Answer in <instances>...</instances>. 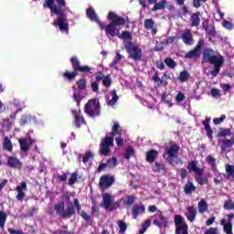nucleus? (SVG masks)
<instances>
[{
    "mask_svg": "<svg viewBox=\"0 0 234 234\" xmlns=\"http://www.w3.org/2000/svg\"><path fill=\"white\" fill-rule=\"evenodd\" d=\"M67 178H69V176L67 174H62V175H58L57 176V180L58 182H67Z\"/></svg>",
    "mask_w": 234,
    "mask_h": 234,
    "instance_id": "64",
    "label": "nucleus"
},
{
    "mask_svg": "<svg viewBox=\"0 0 234 234\" xmlns=\"http://www.w3.org/2000/svg\"><path fill=\"white\" fill-rule=\"evenodd\" d=\"M53 25L54 27H58L60 32L69 34V23H67V18H65V16L58 17Z\"/></svg>",
    "mask_w": 234,
    "mask_h": 234,
    "instance_id": "15",
    "label": "nucleus"
},
{
    "mask_svg": "<svg viewBox=\"0 0 234 234\" xmlns=\"http://www.w3.org/2000/svg\"><path fill=\"white\" fill-rule=\"evenodd\" d=\"M102 205L109 211H114L120 207V203L112 201V196L109 193H105L102 196Z\"/></svg>",
    "mask_w": 234,
    "mask_h": 234,
    "instance_id": "11",
    "label": "nucleus"
},
{
    "mask_svg": "<svg viewBox=\"0 0 234 234\" xmlns=\"http://www.w3.org/2000/svg\"><path fill=\"white\" fill-rule=\"evenodd\" d=\"M70 63L72 65L73 71L66 70L64 73H62V78H64V80L67 81H74L80 72L83 74L91 73L90 70H92V69H90L89 65L81 66V62L78 57H72L70 58Z\"/></svg>",
    "mask_w": 234,
    "mask_h": 234,
    "instance_id": "3",
    "label": "nucleus"
},
{
    "mask_svg": "<svg viewBox=\"0 0 234 234\" xmlns=\"http://www.w3.org/2000/svg\"><path fill=\"white\" fill-rule=\"evenodd\" d=\"M122 59H123V56L120 53H116V56L112 60V64L110 65V67L115 69V70H118V64L120 63V61H122Z\"/></svg>",
    "mask_w": 234,
    "mask_h": 234,
    "instance_id": "45",
    "label": "nucleus"
},
{
    "mask_svg": "<svg viewBox=\"0 0 234 234\" xmlns=\"http://www.w3.org/2000/svg\"><path fill=\"white\" fill-rule=\"evenodd\" d=\"M224 209H234V202L231 199H228L225 201L224 205H223Z\"/></svg>",
    "mask_w": 234,
    "mask_h": 234,
    "instance_id": "59",
    "label": "nucleus"
},
{
    "mask_svg": "<svg viewBox=\"0 0 234 234\" xmlns=\"http://www.w3.org/2000/svg\"><path fill=\"white\" fill-rule=\"evenodd\" d=\"M189 71L188 70H183L180 72L178 80L179 81H181V83H186V81H187V80H189Z\"/></svg>",
    "mask_w": 234,
    "mask_h": 234,
    "instance_id": "51",
    "label": "nucleus"
},
{
    "mask_svg": "<svg viewBox=\"0 0 234 234\" xmlns=\"http://www.w3.org/2000/svg\"><path fill=\"white\" fill-rule=\"evenodd\" d=\"M226 58L218 51L207 48L203 50L202 63H208L213 65L214 69L210 71L212 78H217L220 73V69L224 67Z\"/></svg>",
    "mask_w": 234,
    "mask_h": 234,
    "instance_id": "1",
    "label": "nucleus"
},
{
    "mask_svg": "<svg viewBox=\"0 0 234 234\" xmlns=\"http://www.w3.org/2000/svg\"><path fill=\"white\" fill-rule=\"evenodd\" d=\"M165 63L168 69H176V66L178 65L176 61L171 58H165Z\"/></svg>",
    "mask_w": 234,
    "mask_h": 234,
    "instance_id": "53",
    "label": "nucleus"
},
{
    "mask_svg": "<svg viewBox=\"0 0 234 234\" xmlns=\"http://www.w3.org/2000/svg\"><path fill=\"white\" fill-rule=\"evenodd\" d=\"M231 129L229 128H220L219 131L218 132V137L226 138V136H231Z\"/></svg>",
    "mask_w": 234,
    "mask_h": 234,
    "instance_id": "48",
    "label": "nucleus"
},
{
    "mask_svg": "<svg viewBox=\"0 0 234 234\" xmlns=\"http://www.w3.org/2000/svg\"><path fill=\"white\" fill-rule=\"evenodd\" d=\"M204 175V170H201L200 174H196V182L199 184V186H204L205 184H208L209 179L207 176H202Z\"/></svg>",
    "mask_w": 234,
    "mask_h": 234,
    "instance_id": "36",
    "label": "nucleus"
},
{
    "mask_svg": "<svg viewBox=\"0 0 234 234\" xmlns=\"http://www.w3.org/2000/svg\"><path fill=\"white\" fill-rule=\"evenodd\" d=\"M174 222L176 226V234H189V227L187 226V223H186L184 217L176 215L174 217Z\"/></svg>",
    "mask_w": 234,
    "mask_h": 234,
    "instance_id": "9",
    "label": "nucleus"
},
{
    "mask_svg": "<svg viewBox=\"0 0 234 234\" xmlns=\"http://www.w3.org/2000/svg\"><path fill=\"white\" fill-rule=\"evenodd\" d=\"M74 118V124L77 129H80L81 125H87V121H85V117L81 114V110H72L71 111Z\"/></svg>",
    "mask_w": 234,
    "mask_h": 234,
    "instance_id": "12",
    "label": "nucleus"
},
{
    "mask_svg": "<svg viewBox=\"0 0 234 234\" xmlns=\"http://www.w3.org/2000/svg\"><path fill=\"white\" fill-rule=\"evenodd\" d=\"M120 39H128L129 41H133V35L129 31H122L120 34V30L117 31V35H115Z\"/></svg>",
    "mask_w": 234,
    "mask_h": 234,
    "instance_id": "43",
    "label": "nucleus"
},
{
    "mask_svg": "<svg viewBox=\"0 0 234 234\" xmlns=\"http://www.w3.org/2000/svg\"><path fill=\"white\" fill-rule=\"evenodd\" d=\"M102 85L106 88L109 89L111 85H112V79H111V75H106L104 79L102 80Z\"/></svg>",
    "mask_w": 234,
    "mask_h": 234,
    "instance_id": "58",
    "label": "nucleus"
},
{
    "mask_svg": "<svg viewBox=\"0 0 234 234\" xmlns=\"http://www.w3.org/2000/svg\"><path fill=\"white\" fill-rule=\"evenodd\" d=\"M156 156H158V151L154 149H151L146 153V162L148 164H154V160H156Z\"/></svg>",
    "mask_w": 234,
    "mask_h": 234,
    "instance_id": "29",
    "label": "nucleus"
},
{
    "mask_svg": "<svg viewBox=\"0 0 234 234\" xmlns=\"http://www.w3.org/2000/svg\"><path fill=\"white\" fill-rule=\"evenodd\" d=\"M7 165L11 169H21L23 163L16 156H9L7 158Z\"/></svg>",
    "mask_w": 234,
    "mask_h": 234,
    "instance_id": "21",
    "label": "nucleus"
},
{
    "mask_svg": "<svg viewBox=\"0 0 234 234\" xmlns=\"http://www.w3.org/2000/svg\"><path fill=\"white\" fill-rule=\"evenodd\" d=\"M231 145H234V136L231 139H225L221 144V151H228L231 147Z\"/></svg>",
    "mask_w": 234,
    "mask_h": 234,
    "instance_id": "40",
    "label": "nucleus"
},
{
    "mask_svg": "<svg viewBox=\"0 0 234 234\" xmlns=\"http://www.w3.org/2000/svg\"><path fill=\"white\" fill-rule=\"evenodd\" d=\"M209 123H211V118L207 117L206 120L203 121V126L207 133V138L213 140V129H211Z\"/></svg>",
    "mask_w": 234,
    "mask_h": 234,
    "instance_id": "26",
    "label": "nucleus"
},
{
    "mask_svg": "<svg viewBox=\"0 0 234 234\" xmlns=\"http://www.w3.org/2000/svg\"><path fill=\"white\" fill-rule=\"evenodd\" d=\"M220 225L223 226V231L226 234H233V224L231 222H226V218L221 219Z\"/></svg>",
    "mask_w": 234,
    "mask_h": 234,
    "instance_id": "31",
    "label": "nucleus"
},
{
    "mask_svg": "<svg viewBox=\"0 0 234 234\" xmlns=\"http://www.w3.org/2000/svg\"><path fill=\"white\" fill-rule=\"evenodd\" d=\"M79 176H80V174L78 173V171L72 173L70 177L68 180L69 186H74V184H76V182H78Z\"/></svg>",
    "mask_w": 234,
    "mask_h": 234,
    "instance_id": "55",
    "label": "nucleus"
},
{
    "mask_svg": "<svg viewBox=\"0 0 234 234\" xmlns=\"http://www.w3.org/2000/svg\"><path fill=\"white\" fill-rule=\"evenodd\" d=\"M99 184L102 189H107L114 184V177L107 175L102 176Z\"/></svg>",
    "mask_w": 234,
    "mask_h": 234,
    "instance_id": "17",
    "label": "nucleus"
},
{
    "mask_svg": "<svg viewBox=\"0 0 234 234\" xmlns=\"http://www.w3.org/2000/svg\"><path fill=\"white\" fill-rule=\"evenodd\" d=\"M73 206L76 207L79 215L81 216L83 220H86V222H88V220H90V216H89V214H87L84 210H81V205H80V200H78V198H75L73 200Z\"/></svg>",
    "mask_w": 234,
    "mask_h": 234,
    "instance_id": "22",
    "label": "nucleus"
},
{
    "mask_svg": "<svg viewBox=\"0 0 234 234\" xmlns=\"http://www.w3.org/2000/svg\"><path fill=\"white\" fill-rule=\"evenodd\" d=\"M54 209L56 215L59 217V218H70L73 215H76V209L74 208V205L70 204L68 206L67 209H65V202H58L54 205Z\"/></svg>",
    "mask_w": 234,
    "mask_h": 234,
    "instance_id": "4",
    "label": "nucleus"
},
{
    "mask_svg": "<svg viewBox=\"0 0 234 234\" xmlns=\"http://www.w3.org/2000/svg\"><path fill=\"white\" fill-rule=\"evenodd\" d=\"M3 148L5 151H8V153H12V151L14 150V145L12 144V141L10 140V138L8 137L4 138Z\"/></svg>",
    "mask_w": 234,
    "mask_h": 234,
    "instance_id": "39",
    "label": "nucleus"
},
{
    "mask_svg": "<svg viewBox=\"0 0 234 234\" xmlns=\"http://www.w3.org/2000/svg\"><path fill=\"white\" fill-rule=\"evenodd\" d=\"M122 133L123 130H122V126H120V123L118 122H114L113 126L112 127L111 136H109V138H112L114 140V136H122Z\"/></svg>",
    "mask_w": 234,
    "mask_h": 234,
    "instance_id": "27",
    "label": "nucleus"
},
{
    "mask_svg": "<svg viewBox=\"0 0 234 234\" xmlns=\"http://www.w3.org/2000/svg\"><path fill=\"white\" fill-rule=\"evenodd\" d=\"M145 213V205H133L132 208V215L133 218H136L139 215H144Z\"/></svg>",
    "mask_w": 234,
    "mask_h": 234,
    "instance_id": "24",
    "label": "nucleus"
},
{
    "mask_svg": "<svg viewBox=\"0 0 234 234\" xmlns=\"http://www.w3.org/2000/svg\"><path fill=\"white\" fill-rule=\"evenodd\" d=\"M32 123V115L30 114H24L21 116L20 119V125L25 127V125H30Z\"/></svg>",
    "mask_w": 234,
    "mask_h": 234,
    "instance_id": "41",
    "label": "nucleus"
},
{
    "mask_svg": "<svg viewBox=\"0 0 234 234\" xmlns=\"http://www.w3.org/2000/svg\"><path fill=\"white\" fill-rule=\"evenodd\" d=\"M86 16L90 19V21H95V23H100V19L98 18V16L96 15V11L90 7L86 10Z\"/></svg>",
    "mask_w": 234,
    "mask_h": 234,
    "instance_id": "34",
    "label": "nucleus"
},
{
    "mask_svg": "<svg viewBox=\"0 0 234 234\" xmlns=\"http://www.w3.org/2000/svg\"><path fill=\"white\" fill-rule=\"evenodd\" d=\"M77 89L80 90H87V79L80 78L76 81Z\"/></svg>",
    "mask_w": 234,
    "mask_h": 234,
    "instance_id": "46",
    "label": "nucleus"
},
{
    "mask_svg": "<svg viewBox=\"0 0 234 234\" xmlns=\"http://www.w3.org/2000/svg\"><path fill=\"white\" fill-rule=\"evenodd\" d=\"M81 158H82L83 164H87L89 163V160H90V158H94V154H92V153L89 151V152H86L84 155L79 154L80 162H81Z\"/></svg>",
    "mask_w": 234,
    "mask_h": 234,
    "instance_id": "47",
    "label": "nucleus"
},
{
    "mask_svg": "<svg viewBox=\"0 0 234 234\" xmlns=\"http://www.w3.org/2000/svg\"><path fill=\"white\" fill-rule=\"evenodd\" d=\"M165 3H166L165 0H161L158 3H155L152 9V12H156L158 10H164V8H165Z\"/></svg>",
    "mask_w": 234,
    "mask_h": 234,
    "instance_id": "52",
    "label": "nucleus"
},
{
    "mask_svg": "<svg viewBox=\"0 0 234 234\" xmlns=\"http://www.w3.org/2000/svg\"><path fill=\"white\" fill-rule=\"evenodd\" d=\"M179 151L180 146L176 143L165 148V160L170 165H175V158H176V154H178Z\"/></svg>",
    "mask_w": 234,
    "mask_h": 234,
    "instance_id": "7",
    "label": "nucleus"
},
{
    "mask_svg": "<svg viewBox=\"0 0 234 234\" xmlns=\"http://www.w3.org/2000/svg\"><path fill=\"white\" fill-rule=\"evenodd\" d=\"M117 224L119 226V233L123 234L127 231V223L123 220H118Z\"/></svg>",
    "mask_w": 234,
    "mask_h": 234,
    "instance_id": "56",
    "label": "nucleus"
},
{
    "mask_svg": "<svg viewBox=\"0 0 234 234\" xmlns=\"http://www.w3.org/2000/svg\"><path fill=\"white\" fill-rule=\"evenodd\" d=\"M202 27L204 28L207 36H209V37H215L217 34V32L215 31V25L211 24L209 26V20H204L202 22Z\"/></svg>",
    "mask_w": 234,
    "mask_h": 234,
    "instance_id": "20",
    "label": "nucleus"
},
{
    "mask_svg": "<svg viewBox=\"0 0 234 234\" xmlns=\"http://www.w3.org/2000/svg\"><path fill=\"white\" fill-rule=\"evenodd\" d=\"M181 39L183 43L186 45V47H191V45L195 43V39L193 38V34L189 29H186L183 31L181 35Z\"/></svg>",
    "mask_w": 234,
    "mask_h": 234,
    "instance_id": "16",
    "label": "nucleus"
},
{
    "mask_svg": "<svg viewBox=\"0 0 234 234\" xmlns=\"http://www.w3.org/2000/svg\"><path fill=\"white\" fill-rule=\"evenodd\" d=\"M186 217L189 222H195L197 218V208L195 207H188Z\"/></svg>",
    "mask_w": 234,
    "mask_h": 234,
    "instance_id": "30",
    "label": "nucleus"
},
{
    "mask_svg": "<svg viewBox=\"0 0 234 234\" xmlns=\"http://www.w3.org/2000/svg\"><path fill=\"white\" fill-rule=\"evenodd\" d=\"M149 226H151V219H146L143 224H142V228L139 230L140 234H144L145 233V231H147V229H149Z\"/></svg>",
    "mask_w": 234,
    "mask_h": 234,
    "instance_id": "57",
    "label": "nucleus"
},
{
    "mask_svg": "<svg viewBox=\"0 0 234 234\" xmlns=\"http://www.w3.org/2000/svg\"><path fill=\"white\" fill-rule=\"evenodd\" d=\"M107 19L112 21V23L105 27V34L112 37L118 35V30L120 29H118L117 27H125V25H129V16H120L112 11L109 12Z\"/></svg>",
    "mask_w": 234,
    "mask_h": 234,
    "instance_id": "2",
    "label": "nucleus"
},
{
    "mask_svg": "<svg viewBox=\"0 0 234 234\" xmlns=\"http://www.w3.org/2000/svg\"><path fill=\"white\" fill-rule=\"evenodd\" d=\"M157 216L159 219L154 220V225L162 229V228H167L169 222L167 221V218L164 216V212L162 210L157 211Z\"/></svg>",
    "mask_w": 234,
    "mask_h": 234,
    "instance_id": "14",
    "label": "nucleus"
},
{
    "mask_svg": "<svg viewBox=\"0 0 234 234\" xmlns=\"http://www.w3.org/2000/svg\"><path fill=\"white\" fill-rule=\"evenodd\" d=\"M137 197L135 196H126V199L123 200V204L126 207V209L131 208V206L133 205L134 202H136Z\"/></svg>",
    "mask_w": 234,
    "mask_h": 234,
    "instance_id": "42",
    "label": "nucleus"
},
{
    "mask_svg": "<svg viewBox=\"0 0 234 234\" xmlns=\"http://www.w3.org/2000/svg\"><path fill=\"white\" fill-rule=\"evenodd\" d=\"M210 94H211L212 98H216V99L220 98L222 96L220 90H218L217 88L211 89Z\"/></svg>",
    "mask_w": 234,
    "mask_h": 234,
    "instance_id": "60",
    "label": "nucleus"
},
{
    "mask_svg": "<svg viewBox=\"0 0 234 234\" xmlns=\"http://www.w3.org/2000/svg\"><path fill=\"white\" fill-rule=\"evenodd\" d=\"M224 120H226V114H222L219 118H214L213 123L214 125H220Z\"/></svg>",
    "mask_w": 234,
    "mask_h": 234,
    "instance_id": "63",
    "label": "nucleus"
},
{
    "mask_svg": "<svg viewBox=\"0 0 234 234\" xmlns=\"http://www.w3.org/2000/svg\"><path fill=\"white\" fill-rule=\"evenodd\" d=\"M144 28L145 30H150L152 36H156L158 29L156 28V25L153 18H146L144 19Z\"/></svg>",
    "mask_w": 234,
    "mask_h": 234,
    "instance_id": "19",
    "label": "nucleus"
},
{
    "mask_svg": "<svg viewBox=\"0 0 234 234\" xmlns=\"http://www.w3.org/2000/svg\"><path fill=\"white\" fill-rule=\"evenodd\" d=\"M124 48L130 59H133V61H142V58L144 57L142 54V48H140L138 45L134 44V42H127L124 45Z\"/></svg>",
    "mask_w": 234,
    "mask_h": 234,
    "instance_id": "6",
    "label": "nucleus"
},
{
    "mask_svg": "<svg viewBox=\"0 0 234 234\" xmlns=\"http://www.w3.org/2000/svg\"><path fill=\"white\" fill-rule=\"evenodd\" d=\"M107 167H110V169H114L116 165H118V158L116 157H112L107 160L106 162Z\"/></svg>",
    "mask_w": 234,
    "mask_h": 234,
    "instance_id": "54",
    "label": "nucleus"
},
{
    "mask_svg": "<svg viewBox=\"0 0 234 234\" xmlns=\"http://www.w3.org/2000/svg\"><path fill=\"white\" fill-rule=\"evenodd\" d=\"M204 45H205L204 38H200L197 41V44L196 45V47L192 50H189L185 54V58L198 59V58H200L202 54V48H204Z\"/></svg>",
    "mask_w": 234,
    "mask_h": 234,
    "instance_id": "10",
    "label": "nucleus"
},
{
    "mask_svg": "<svg viewBox=\"0 0 234 234\" xmlns=\"http://www.w3.org/2000/svg\"><path fill=\"white\" fill-rule=\"evenodd\" d=\"M225 170L227 173L226 179L234 182V165H225Z\"/></svg>",
    "mask_w": 234,
    "mask_h": 234,
    "instance_id": "28",
    "label": "nucleus"
},
{
    "mask_svg": "<svg viewBox=\"0 0 234 234\" xmlns=\"http://www.w3.org/2000/svg\"><path fill=\"white\" fill-rule=\"evenodd\" d=\"M48 9H50L51 12H53V14H56V16H59V17H64L63 16H65V11H63V9H61V7H57L54 5V1L52 2L51 5H47Z\"/></svg>",
    "mask_w": 234,
    "mask_h": 234,
    "instance_id": "33",
    "label": "nucleus"
},
{
    "mask_svg": "<svg viewBox=\"0 0 234 234\" xmlns=\"http://www.w3.org/2000/svg\"><path fill=\"white\" fill-rule=\"evenodd\" d=\"M136 154V151L133 148V146H128L123 154V158L125 160L130 161L133 156Z\"/></svg>",
    "mask_w": 234,
    "mask_h": 234,
    "instance_id": "37",
    "label": "nucleus"
},
{
    "mask_svg": "<svg viewBox=\"0 0 234 234\" xmlns=\"http://www.w3.org/2000/svg\"><path fill=\"white\" fill-rule=\"evenodd\" d=\"M197 207H198L199 213H201V214L206 213V211H207V202H206V200L202 199L201 201L198 202Z\"/></svg>",
    "mask_w": 234,
    "mask_h": 234,
    "instance_id": "50",
    "label": "nucleus"
},
{
    "mask_svg": "<svg viewBox=\"0 0 234 234\" xmlns=\"http://www.w3.org/2000/svg\"><path fill=\"white\" fill-rule=\"evenodd\" d=\"M5 224H6V214L0 211V228H5Z\"/></svg>",
    "mask_w": 234,
    "mask_h": 234,
    "instance_id": "61",
    "label": "nucleus"
},
{
    "mask_svg": "<svg viewBox=\"0 0 234 234\" xmlns=\"http://www.w3.org/2000/svg\"><path fill=\"white\" fill-rule=\"evenodd\" d=\"M153 171L155 173H162L163 175H165L167 173V168L165 167V164L155 162Z\"/></svg>",
    "mask_w": 234,
    "mask_h": 234,
    "instance_id": "35",
    "label": "nucleus"
},
{
    "mask_svg": "<svg viewBox=\"0 0 234 234\" xmlns=\"http://www.w3.org/2000/svg\"><path fill=\"white\" fill-rule=\"evenodd\" d=\"M207 164L211 165L212 171H215L217 169V159L213 157V155H207L206 158Z\"/></svg>",
    "mask_w": 234,
    "mask_h": 234,
    "instance_id": "49",
    "label": "nucleus"
},
{
    "mask_svg": "<svg viewBox=\"0 0 234 234\" xmlns=\"http://www.w3.org/2000/svg\"><path fill=\"white\" fill-rule=\"evenodd\" d=\"M18 144L20 145V151H22V153H27L28 149H30V145H32V144H36V140L28 136L27 138L19 139Z\"/></svg>",
    "mask_w": 234,
    "mask_h": 234,
    "instance_id": "13",
    "label": "nucleus"
},
{
    "mask_svg": "<svg viewBox=\"0 0 234 234\" xmlns=\"http://www.w3.org/2000/svg\"><path fill=\"white\" fill-rule=\"evenodd\" d=\"M27 181H22L20 183L19 186H16V191H17V195H16V199L19 202H23V198H25L26 194L24 191H27Z\"/></svg>",
    "mask_w": 234,
    "mask_h": 234,
    "instance_id": "18",
    "label": "nucleus"
},
{
    "mask_svg": "<svg viewBox=\"0 0 234 234\" xmlns=\"http://www.w3.org/2000/svg\"><path fill=\"white\" fill-rule=\"evenodd\" d=\"M187 169L189 173H195V175H200L201 171L204 169L198 167V162L197 160H192L187 165Z\"/></svg>",
    "mask_w": 234,
    "mask_h": 234,
    "instance_id": "23",
    "label": "nucleus"
},
{
    "mask_svg": "<svg viewBox=\"0 0 234 234\" xmlns=\"http://www.w3.org/2000/svg\"><path fill=\"white\" fill-rule=\"evenodd\" d=\"M184 191L186 195H191V193H195V191H197V186H195L193 182L188 181L184 186Z\"/></svg>",
    "mask_w": 234,
    "mask_h": 234,
    "instance_id": "38",
    "label": "nucleus"
},
{
    "mask_svg": "<svg viewBox=\"0 0 234 234\" xmlns=\"http://www.w3.org/2000/svg\"><path fill=\"white\" fill-rule=\"evenodd\" d=\"M152 80L154 81V83H164V80L160 79V73L158 71L154 72Z\"/></svg>",
    "mask_w": 234,
    "mask_h": 234,
    "instance_id": "62",
    "label": "nucleus"
},
{
    "mask_svg": "<svg viewBox=\"0 0 234 234\" xmlns=\"http://www.w3.org/2000/svg\"><path fill=\"white\" fill-rule=\"evenodd\" d=\"M209 123H211V118L207 117L206 120L203 121V126L207 133V138L213 140V129H211Z\"/></svg>",
    "mask_w": 234,
    "mask_h": 234,
    "instance_id": "25",
    "label": "nucleus"
},
{
    "mask_svg": "<svg viewBox=\"0 0 234 234\" xmlns=\"http://www.w3.org/2000/svg\"><path fill=\"white\" fill-rule=\"evenodd\" d=\"M84 112L90 118H98L101 114V105L98 99H90L84 106Z\"/></svg>",
    "mask_w": 234,
    "mask_h": 234,
    "instance_id": "5",
    "label": "nucleus"
},
{
    "mask_svg": "<svg viewBox=\"0 0 234 234\" xmlns=\"http://www.w3.org/2000/svg\"><path fill=\"white\" fill-rule=\"evenodd\" d=\"M110 94L112 96V100H108L107 103L108 105L112 107L113 105H116V102L118 101L119 97H118V94H116V90H111Z\"/></svg>",
    "mask_w": 234,
    "mask_h": 234,
    "instance_id": "44",
    "label": "nucleus"
},
{
    "mask_svg": "<svg viewBox=\"0 0 234 234\" xmlns=\"http://www.w3.org/2000/svg\"><path fill=\"white\" fill-rule=\"evenodd\" d=\"M190 27H198L200 25V12L197 11L190 16Z\"/></svg>",
    "mask_w": 234,
    "mask_h": 234,
    "instance_id": "32",
    "label": "nucleus"
},
{
    "mask_svg": "<svg viewBox=\"0 0 234 234\" xmlns=\"http://www.w3.org/2000/svg\"><path fill=\"white\" fill-rule=\"evenodd\" d=\"M113 146L114 139L112 137L105 136L101 141L100 154H101V156H109V154H111V147Z\"/></svg>",
    "mask_w": 234,
    "mask_h": 234,
    "instance_id": "8",
    "label": "nucleus"
}]
</instances>
